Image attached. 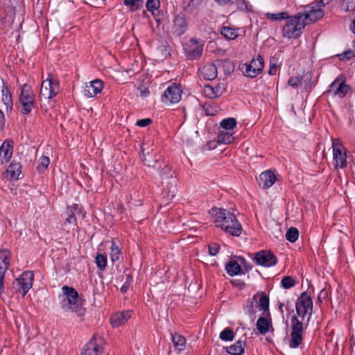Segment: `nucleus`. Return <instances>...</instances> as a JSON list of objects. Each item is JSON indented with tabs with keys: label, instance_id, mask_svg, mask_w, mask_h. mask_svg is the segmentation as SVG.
<instances>
[{
	"label": "nucleus",
	"instance_id": "obj_1",
	"mask_svg": "<svg viewBox=\"0 0 355 355\" xmlns=\"http://www.w3.org/2000/svg\"><path fill=\"white\" fill-rule=\"evenodd\" d=\"M297 316L291 318V333L289 347L295 349L302 343V331L304 322L309 323L313 313V301L311 296L303 292L295 302Z\"/></svg>",
	"mask_w": 355,
	"mask_h": 355
},
{
	"label": "nucleus",
	"instance_id": "obj_2",
	"mask_svg": "<svg viewBox=\"0 0 355 355\" xmlns=\"http://www.w3.org/2000/svg\"><path fill=\"white\" fill-rule=\"evenodd\" d=\"M210 214L214 218L216 226L230 234L239 236L241 234L242 227L234 214L229 210L214 207Z\"/></svg>",
	"mask_w": 355,
	"mask_h": 355
},
{
	"label": "nucleus",
	"instance_id": "obj_3",
	"mask_svg": "<svg viewBox=\"0 0 355 355\" xmlns=\"http://www.w3.org/2000/svg\"><path fill=\"white\" fill-rule=\"evenodd\" d=\"M62 295L60 296V306L64 312H71L78 317H83L85 311L82 304L78 301V293L72 287L64 286L62 287Z\"/></svg>",
	"mask_w": 355,
	"mask_h": 355
},
{
	"label": "nucleus",
	"instance_id": "obj_4",
	"mask_svg": "<svg viewBox=\"0 0 355 355\" xmlns=\"http://www.w3.org/2000/svg\"><path fill=\"white\" fill-rule=\"evenodd\" d=\"M302 17L300 13L295 16H288L286 23L282 29L283 36L288 38L298 37L306 24Z\"/></svg>",
	"mask_w": 355,
	"mask_h": 355
},
{
	"label": "nucleus",
	"instance_id": "obj_5",
	"mask_svg": "<svg viewBox=\"0 0 355 355\" xmlns=\"http://www.w3.org/2000/svg\"><path fill=\"white\" fill-rule=\"evenodd\" d=\"M35 94L32 88L24 85L19 97V108L22 114H28L35 107Z\"/></svg>",
	"mask_w": 355,
	"mask_h": 355
},
{
	"label": "nucleus",
	"instance_id": "obj_6",
	"mask_svg": "<svg viewBox=\"0 0 355 355\" xmlns=\"http://www.w3.org/2000/svg\"><path fill=\"white\" fill-rule=\"evenodd\" d=\"M174 172L168 167L163 168L162 172V185L166 197L171 200L176 193V179L174 177Z\"/></svg>",
	"mask_w": 355,
	"mask_h": 355
},
{
	"label": "nucleus",
	"instance_id": "obj_7",
	"mask_svg": "<svg viewBox=\"0 0 355 355\" xmlns=\"http://www.w3.org/2000/svg\"><path fill=\"white\" fill-rule=\"evenodd\" d=\"M59 91V81L49 74L48 78L42 83L40 96L41 100L42 98L51 99L55 97L58 94Z\"/></svg>",
	"mask_w": 355,
	"mask_h": 355
},
{
	"label": "nucleus",
	"instance_id": "obj_8",
	"mask_svg": "<svg viewBox=\"0 0 355 355\" xmlns=\"http://www.w3.org/2000/svg\"><path fill=\"white\" fill-rule=\"evenodd\" d=\"M34 275L31 271L24 272L19 278L16 279L12 283V289L23 297L32 287Z\"/></svg>",
	"mask_w": 355,
	"mask_h": 355
},
{
	"label": "nucleus",
	"instance_id": "obj_9",
	"mask_svg": "<svg viewBox=\"0 0 355 355\" xmlns=\"http://www.w3.org/2000/svg\"><path fill=\"white\" fill-rule=\"evenodd\" d=\"M333 159L336 168H343L347 166L346 149L337 139H332Z\"/></svg>",
	"mask_w": 355,
	"mask_h": 355
},
{
	"label": "nucleus",
	"instance_id": "obj_10",
	"mask_svg": "<svg viewBox=\"0 0 355 355\" xmlns=\"http://www.w3.org/2000/svg\"><path fill=\"white\" fill-rule=\"evenodd\" d=\"M350 87L345 84L344 78L338 76L329 87L325 93L333 97L342 98L348 93Z\"/></svg>",
	"mask_w": 355,
	"mask_h": 355
},
{
	"label": "nucleus",
	"instance_id": "obj_11",
	"mask_svg": "<svg viewBox=\"0 0 355 355\" xmlns=\"http://www.w3.org/2000/svg\"><path fill=\"white\" fill-rule=\"evenodd\" d=\"M182 89L181 85L173 83L169 85L162 96V101L165 103L174 104L182 98Z\"/></svg>",
	"mask_w": 355,
	"mask_h": 355
},
{
	"label": "nucleus",
	"instance_id": "obj_12",
	"mask_svg": "<svg viewBox=\"0 0 355 355\" xmlns=\"http://www.w3.org/2000/svg\"><path fill=\"white\" fill-rule=\"evenodd\" d=\"M263 67V59L259 55L257 58L252 59L250 64H243L242 70L245 76L254 78L262 71Z\"/></svg>",
	"mask_w": 355,
	"mask_h": 355
},
{
	"label": "nucleus",
	"instance_id": "obj_13",
	"mask_svg": "<svg viewBox=\"0 0 355 355\" xmlns=\"http://www.w3.org/2000/svg\"><path fill=\"white\" fill-rule=\"evenodd\" d=\"M322 6L316 5L315 2H313L311 5L306 7L307 10L302 13H300V16H303L304 21L315 22L321 19L324 15V11L322 9Z\"/></svg>",
	"mask_w": 355,
	"mask_h": 355
},
{
	"label": "nucleus",
	"instance_id": "obj_14",
	"mask_svg": "<svg viewBox=\"0 0 355 355\" xmlns=\"http://www.w3.org/2000/svg\"><path fill=\"white\" fill-rule=\"evenodd\" d=\"M254 261L263 267H271L277 264V259L270 251L261 250L255 254Z\"/></svg>",
	"mask_w": 355,
	"mask_h": 355
},
{
	"label": "nucleus",
	"instance_id": "obj_15",
	"mask_svg": "<svg viewBox=\"0 0 355 355\" xmlns=\"http://www.w3.org/2000/svg\"><path fill=\"white\" fill-rule=\"evenodd\" d=\"M188 29V22L184 15L179 14L175 16L171 26V33L176 37L184 34Z\"/></svg>",
	"mask_w": 355,
	"mask_h": 355
},
{
	"label": "nucleus",
	"instance_id": "obj_16",
	"mask_svg": "<svg viewBox=\"0 0 355 355\" xmlns=\"http://www.w3.org/2000/svg\"><path fill=\"white\" fill-rule=\"evenodd\" d=\"M102 340L92 338L83 347L80 355H101L103 351Z\"/></svg>",
	"mask_w": 355,
	"mask_h": 355
},
{
	"label": "nucleus",
	"instance_id": "obj_17",
	"mask_svg": "<svg viewBox=\"0 0 355 355\" xmlns=\"http://www.w3.org/2000/svg\"><path fill=\"white\" fill-rule=\"evenodd\" d=\"M103 86V82L100 79L90 81L85 85L84 95L87 98H93L102 92Z\"/></svg>",
	"mask_w": 355,
	"mask_h": 355
},
{
	"label": "nucleus",
	"instance_id": "obj_18",
	"mask_svg": "<svg viewBox=\"0 0 355 355\" xmlns=\"http://www.w3.org/2000/svg\"><path fill=\"white\" fill-rule=\"evenodd\" d=\"M13 153V141L12 140H6L0 147V164L9 161Z\"/></svg>",
	"mask_w": 355,
	"mask_h": 355
},
{
	"label": "nucleus",
	"instance_id": "obj_19",
	"mask_svg": "<svg viewBox=\"0 0 355 355\" xmlns=\"http://www.w3.org/2000/svg\"><path fill=\"white\" fill-rule=\"evenodd\" d=\"M256 326L258 331L263 335L274 331L270 316L260 317L257 321Z\"/></svg>",
	"mask_w": 355,
	"mask_h": 355
},
{
	"label": "nucleus",
	"instance_id": "obj_20",
	"mask_svg": "<svg viewBox=\"0 0 355 355\" xmlns=\"http://www.w3.org/2000/svg\"><path fill=\"white\" fill-rule=\"evenodd\" d=\"M275 181V173L270 170H268L261 173L259 184L261 187L266 189L272 187Z\"/></svg>",
	"mask_w": 355,
	"mask_h": 355
},
{
	"label": "nucleus",
	"instance_id": "obj_21",
	"mask_svg": "<svg viewBox=\"0 0 355 355\" xmlns=\"http://www.w3.org/2000/svg\"><path fill=\"white\" fill-rule=\"evenodd\" d=\"M131 311H125L114 314L110 318L113 327H119L124 324L131 317Z\"/></svg>",
	"mask_w": 355,
	"mask_h": 355
},
{
	"label": "nucleus",
	"instance_id": "obj_22",
	"mask_svg": "<svg viewBox=\"0 0 355 355\" xmlns=\"http://www.w3.org/2000/svg\"><path fill=\"white\" fill-rule=\"evenodd\" d=\"M189 42L193 48L187 51V57L191 60L199 58L202 55L203 45L199 44L196 39L190 40Z\"/></svg>",
	"mask_w": 355,
	"mask_h": 355
},
{
	"label": "nucleus",
	"instance_id": "obj_23",
	"mask_svg": "<svg viewBox=\"0 0 355 355\" xmlns=\"http://www.w3.org/2000/svg\"><path fill=\"white\" fill-rule=\"evenodd\" d=\"M201 73L205 79L209 80L215 79L218 73L216 64L211 63L205 65L201 69Z\"/></svg>",
	"mask_w": 355,
	"mask_h": 355
},
{
	"label": "nucleus",
	"instance_id": "obj_24",
	"mask_svg": "<svg viewBox=\"0 0 355 355\" xmlns=\"http://www.w3.org/2000/svg\"><path fill=\"white\" fill-rule=\"evenodd\" d=\"M253 300L259 306L261 310L263 311H268L269 297L265 294V293H257L253 296Z\"/></svg>",
	"mask_w": 355,
	"mask_h": 355
},
{
	"label": "nucleus",
	"instance_id": "obj_25",
	"mask_svg": "<svg viewBox=\"0 0 355 355\" xmlns=\"http://www.w3.org/2000/svg\"><path fill=\"white\" fill-rule=\"evenodd\" d=\"M9 252L3 250L0 251V278H4V275L9 266Z\"/></svg>",
	"mask_w": 355,
	"mask_h": 355
},
{
	"label": "nucleus",
	"instance_id": "obj_26",
	"mask_svg": "<svg viewBox=\"0 0 355 355\" xmlns=\"http://www.w3.org/2000/svg\"><path fill=\"white\" fill-rule=\"evenodd\" d=\"M21 166L19 163L12 162L6 172L10 175V179L16 180L19 179L21 174Z\"/></svg>",
	"mask_w": 355,
	"mask_h": 355
},
{
	"label": "nucleus",
	"instance_id": "obj_27",
	"mask_svg": "<svg viewBox=\"0 0 355 355\" xmlns=\"http://www.w3.org/2000/svg\"><path fill=\"white\" fill-rule=\"evenodd\" d=\"M171 337L175 349L179 352L184 350L186 345L185 338L177 333L172 334Z\"/></svg>",
	"mask_w": 355,
	"mask_h": 355
},
{
	"label": "nucleus",
	"instance_id": "obj_28",
	"mask_svg": "<svg viewBox=\"0 0 355 355\" xmlns=\"http://www.w3.org/2000/svg\"><path fill=\"white\" fill-rule=\"evenodd\" d=\"M244 343L241 340H238L234 345L227 348V352L232 355H242L244 352Z\"/></svg>",
	"mask_w": 355,
	"mask_h": 355
},
{
	"label": "nucleus",
	"instance_id": "obj_29",
	"mask_svg": "<svg viewBox=\"0 0 355 355\" xmlns=\"http://www.w3.org/2000/svg\"><path fill=\"white\" fill-rule=\"evenodd\" d=\"M234 137L233 134L227 130H221L218 136V141L220 143L225 144H230L233 142Z\"/></svg>",
	"mask_w": 355,
	"mask_h": 355
},
{
	"label": "nucleus",
	"instance_id": "obj_30",
	"mask_svg": "<svg viewBox=\"0 0 355 355\" xmlns=\"http://www.w3.org/2000/svg\"><path fill=\"white\" fill-rule=\"evenodd\" d=\"M226 271L227 272L231 275L234 276L237 275L241 272V267L239 264L236 261H230L227 265H226Z\"/></svg>",
	"mask_w": 355,
	"mask_h": 355
},
{
	"label": "nucleus",
	"instance_id": "obj_31",
	"mask_svg": "<svg viewBox=\"0 0 355 355\" xmlns=\"http://www.w3.org/2000/svg\"><path fill=\"white\" fill-rule=\"evenodd\" d=\"M121 252L119 246L116 244L114 240L112 241V245L110 248V259L112 262L116 261L119 259Z\"/></svg>",
	"mask_w": 355,
	"mask_h": 355
},
{
	"label": "nucleus",
	"instance_id": "obj_32",
	"mask_svg": "<svg viewBox=\"0 0 355 355\" xmlns=\"http://www.w3.org/2000/svg\"><path fill=\"white\" fill-rule=\"evenodd\" d=\"M220 127L224 130L230 131L233 130L236 125V121L234 118H227L221 121Z\"/></svg>",
	"mask_w": 355,
	"mask_h": 355
},
{
	"label": "nucleus",
	"instance_id": "obj_33",
	"mask_svg": "<svg viewBox=\"0 0 355 355\" xmlns=\"http://www.w3.org/2000/svg\"><path fill=\"white\" fill-rule=\"evenodd\" d=\"M221 34L228 40H234L238 37L236 30L230 27H223Z\"/></svg>",
	"mask_w": 355,
	"mask_h": 355
},
{
	"label": "nucleus",
	"instance_id": "obj_34",
	"mask_svg": "<svg viewBox=\"0 0 355 355\" xmlns=\"http://www.w3.org/2000/svg\"><path fill=\"white\" fill-rule=\"evenodd\" d=\"M1 94H2V101L5 104L6 108L11 107L12 103V98L11 95L8 92V89L7 87H3L1 89Z\"/></svg>",
	"mask_w": 355,
	"mask_h": 355
},
{
	"label": "nucleus",
	"instance_id": "obj_35",
	"mask_svg": "<svg viewBox=\"0 0 355 355\" xmlns=\"http://www.w3.org/2000/svg\"><path fill=\"white\" fill-rule=\"evenodd\" d=\"M204 92L205 95L210 98H216L220 95V89L214 88L210 85L205 87Z\"/></svg>",
	"mask_w": 355,
	"mask_h": 355
},
{
	"label": "nucleus",
	"instance_id": "obj_36",
	"mask_svg": "<svg viewBox=\"0 0 355 355\" xmlns=\"http://www.w3.org/2000/svg\"><path fill=\"white\" fill-rule=\"evenodd\" d=\"M340 8L345 12L355 10V0H342Z\"/></svg>",
	"mask_w": 355,
	"mask_h": 355
},
{
	"label": "nucleus",
	"instance_id": "obj_37",
	"mask_svg": "<svg viewBox=\"0 0 355 355\" xmlns=\"http://www.w3.org/2000/svg\"><path fill=\"white\" fill-rule=\"evenodd\" d=\"M98 268L103 270L107 266V257L103 254H98L95 259Z\"/></svg>",
	"mask_w": 355,
	"mask_h": 355
},
{
	"label": "nucleus",
	"instance_id": "obj_38",
	"mask_svg": "<svg viewBox=\"0 0 355 355\" xmlns=\"http://www.w3.org/2000/svg\"><path fill=\"white\" fill-rule=\"evenodd\" d=\"M299 236V232L295 227L289 228L286 234V238L288 241L291 243H294L297 241Z\"/></svg>",
	"mask_w": 355,
	"mask_h": 355
},
{
	"label": "nucleus",
	"instance_id": "obj_39",
	"mask_svg": "<svg viewBox=\"0 0 355 355\" xmlns=\"http://www.w3.org/2000/svg\"><path fill=\"white\" fill-rule=\"evenodd\" d=\"M124 3L130 7L132 11H135L142 7L143 0H124Z\"/></svg>",
	"mask_w": 355,
	"mask_h": 355
},
{
	"label": "nucleus",
	"instance_id": "obj_40",
	"mask_svg": "<svg viewBox=\"0 0 355 355\" xmlns=\"http://www.w3.org/2000/svg\"><path fill=\"white\" fill-rule=\"evenodd\" d=\"M234 333L230 328H225L220 334V338L222 340L230 341V340H232L234 339Z\"/></svg>",
	"mask_w": 355,
	"mask_h": 355
},
{
	"label": "nucleus",
	"instance_id": "obj_41",
	"mask_svg": "<svg viewBox=\"0 0 355 355\" xmlns=\"http://www.w3.org/2000/svg\"><path fill=\"white\" fill-rule=\"evenodd\" d=\"M266 17L272 21H278L282 20L288 18V14L284 12H279V13H270L267 12L266 14Z\"/></svg>",
	"mask_w": 355,
	"mask_h": 355
},
{
	"label": "nucleus",
	"instance_id": "obj_42",
	"mask_svg": "<svg viewBox=\"0 0 355 355\" xmlns=\"http://www.w3.org/2000/svg\"><path fill=\"white\" fill-rule=\"evenodd\" d=\"M230 5L236 6L238 10L242 11L251 10L247 5L245 0H232Z\"/></svg>",
	"mask_w": 355,
	"mask_h": 355
},
{
	"label": "nucleus",
	"instance_id": "obj_43",
	"mask_svg": "<svg viewBox=\"0 0 355 355\" xmlns=\"http://www.w3.org/2000/svg\"><path fill=\"white\" fill-rule=\"evenodd\" d=\"M281 284L283 288L288 289L295 286V280L291 276H285L282 278Z\"/></svg>",
	"mask_w": 355,
	"mask_h": 355
},
{
	"label": "nucleus",
	"instance_id": "obj_44",
	"mask_svg": "<svg viewBox=\"0 0 355 355\" xmlns=\"http://www.w3.org/2000/svg\"><path fill=\"white\" fill-rule=\"evenodd\" d=\"M160 6V2L159 0H148L146 2V8L152 14H154L155 11Z\"/></svg>",
	"mask_w": 355,
	"mask_h": 355
},
{
	"label": "nucleus",
	"instance_id": "obj_45",
	"mask_svg": "<svg viewBox=\"0 0 355 355\" xmlns=\"http://www.w3.org/2000/svg\"><path fill=\"white\" fill-rule=\"evenodd\" d=\"M50 159L46 156H42L38 160L37 168L40 171H45L49 166Z\"/></svg>",
	"mask_w": 355,
	"mask_h": 355
},
{
	"label": "nucleus",
	"instance_id": "obj_46",
	"mask_svg": "<svg viewBox=\"0 0 355 355\" xmlns=\"http://www.w3.org/2000/svg\"><path fill=\"white\" fill-rule=\"evenodd\" d=\"M340 60L345 61L349 60L353 58H355V48L354 50L349 49L343 52L341 54L338 55Z\"/></svg>",
	"mask_w": 355,
	"mask_h": 355
},
{
	"label": "nucleus",
	"instance_id": "obj_47",
	"mask_svg": "<svg viewBox=\"0 0 355 355\" xmlns=\"http://www.w3.org/2000/svg\"><path fill=\"white\" fill-rule=\"evenodd\" d=\"M220 250V245L217 243H211L209 245V253L211 256H216Z\"/></svg>",
	"mask_w": 355,
	"mask_h": 355
},
{
	"label": "nucleus",
	"instance_id": "obj_48",
	"mask_svg": "<svg viewBox=\"0 0 355 355\" xmlns=\"http://www.w3.org/2000/svg\"><path fill=\"white\" fill-rule=\"evenodd\" d=\"M301 82V79L298 77H291L288 81V84L291 87H297Z\"/></svg>",
	"mask_w": 355,
	"mask_h": 355
},
{
	"label": "nucleus",
	"instance_id": "obj_49",
	"mask_svg": "<svg viewBox=\"0 0 355 355\" xmlns=\"http://www.w3.org/2000/svg\"><path fill=\"white\" fill-rule=\"evenodd\" d=\"M151 122H152V121L150 119H148V118L138 120L136 123V125L139 127L144 128V127H146L148 125H150Z\"/></svg>",
	"mask_w": 355,
	"mask_h": 355
},
{
	"label": "nucleus",
	"instance_id": "obj_50",
	"mask_svg": "<svg viewBox=\"0 0 355 355\" xmlns=\"http://www.w3.org/2000/svg\"><path fill=\"white\" fill-rule=\"evenodd\" d=\"M138 92H139V96L141 97H146L149 94L148 89L145 87H139Z\"/></svg>",
	"mask_w": 355,
	"mask_h": 355
},
{
	"label": "nucleus",
	"instance_id": "obj_51",
	"mask_svg": "<svg viewBox=\"0 0 355 355\" xmlns=\"http://www.w3.org/2000/svg\"><path fill=\"white\" fill-rule=\"evenodd\" d=\"M66 223L73 224L76 223V218L74 216V213L71 211V214L69 216V217L66 220Z\"/></svg>",
	"mask_w": 355,
	"mask_h": 355
},
{
	"label": "nucleus",
	"instance_id": "obj_52",
	"mask_svg": "<svg viewBox=\"0 0 355 355\" xmlns=\"http://www.w3.org/2000/svg\"><path fill=\"white\" fill-rule=\"evenodd\" d=\"M330 0H315L316 5H320L322 7H324L327 4L329 3Z\"/></svg>",
	"mask_w": 355,
	"mask_h": 355
},
{
	"label": "nucleus",
	"instance_id": "obj_53",
	"mask_svg": "<svg viewBox=\"0 0 355 355\" xmlns=\"http://www.w3.org/2000/svg\"><path fill=\"white\" fill-rule=\"evenodd\" d=\"M215 1L220 6H225L230 5L232 0H215Z\"/></svg>",
	"mask_w": 355,
	"mask_h": 355
},
{
	"label": "nucleus",
	"instance_id": "obj_54",
	"mask_svg": "<svg viewBox=\"0 0 355 355\" xmlns=\"http://www.w3.org/2000/svg\"><path fill=\"white\" fill-rule=\"evenodd\" d=\"M277 69V66L276 64L271 65L270 67V69L268 70V73L270 75H274L275 74Z\"/></svg>",
	"mask_w": 355,
	"mask_h": 355
},
{
	"label": "nucleus",
	"instance_id": "obj_55",
	"mask_svg": "<svg viewBox=\"0 0 355 355\" xmlns=\"http://www.w3.org/2000/svg\"><path fill=\"white\" fill-rule=\"evenodd\" d=\"M4 114L0 110V128H1L4 125Z\"/></svg>",
	"mask_w": 355,
	"mask_h": 355
},
{
	"label": "nucleus",
	"instance_id": "obj_56",
	"mask_svg": "<svg viewBox=\"0 0 355 355\" xmlns=\"http://www.w3.org/2000/svg\"><path fill=\"white\" fill-rule=\"evenodd\" d=\"M3 279L4 278H0V295L3 292Z\"/></svg>",
	"mask_w": 355,
	"mask_h": 355
},
{
	"label": "nucleus",
	"instance_id": "obj_57",
	"mask_svg": "<svg viewBox=\"0 0 355 355\" xmlns=\"http://www.w3.org/2000/svg\"><path fill=\"white\" fill-rule=\"evenodd\" d=\"M128 288H129V285H128V284H124V285H123V286H122V287L121 288V291L122 293H125V292L128 291Z\"/></svg>",
	"mask_w": 355,
	"mask_h": 355
},
{
	"label": "nucleus",
	"instance_id": "obj_58",
	"mask_svg": "<svg viewBox=\"0 0 355 355\" xmlns=\"http://www.w3.org/2000/svg\"><path fill=\"white\" fill-rule=\"evenodd\" d=\"M71 208L74 210V211H78V213H80L78 205H74L72 206Z\"/></svg>",
	"mask_w": 355,
	"mask_h": 355
},
{
	"label": "nucleus",
	"instance_id": "obj_59",
	"mask_svg": "<svg viewBox=\"0 0 355 355\" xmlns=\"http://www.w3.org/2000/svg\"><path fill=\"white\" fill-rule=\"evenodd\" d=\"M351 29L354 33H355V19L353 21Z\"/></svg>",
	"mask_w": 355,
	"mask_h": 355
},
{
	"label": "nucleus",
	"instance_id": "obj_60",
	"mask_svg": "<svg viewBox=\"0 0 355 355\" xmlns=\"http://www.w3.org/2000/svg\"><path fill=\"white\" fill-rule=\"evenodd\" d=\"M283 306H284V304H283V303H280V304H279V311H280L282 313L283 312V310H282Z\"/></svg>",
	"mask_w": 355,
	"mask_h": 355
},
{
	"label": "nucleus",
	"instance_id": "obj_61",
	"mask_svg": "<svg viewBox=\"0 0 355 355\" xmlns=\"http://www.w3.org/2000/svg\"><path fill=\"white\" fill-rule=\"evenodd\" d=\"M353 47L355 48V39L354 40V42H353Z\"/></svg>",
	"mask_w": 355,
	"mask_h": 355
}]
</instances>
